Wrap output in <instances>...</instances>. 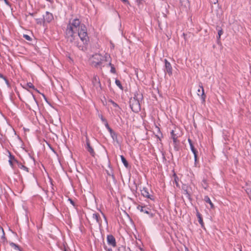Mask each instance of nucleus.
<instances>
[{"mask_svg":"<svg viewBox=\"0 0 251 251\" xmlns=\"http://www.w3.org/2000/svg\"><path fill=\"white\" fill-rule=\"evenodd\" d=\"M121 160H122V162L123 163L124 166L126 168H128V162L126 161V160L124 157V156L123 155H121Z\"/></svg>","mask_w":251,"mask_h":251,"instance_id":"obj_21","label":"nucleus"},{"mask_svg":"<svg viewBox=\"0 0 251 251\" xmlns=\"http://www.w3.org/2000/svg\"><path fill=\"white\" fill-rule=\"evenodd\" d=\"M154 129L156 133L155 136H156L157 138L159 140H161V139L163 137V135L162 133L160 132V128L158 126H155Z\"/></svg>","mask_w":251,"mask_h":251,"instance_id":"obj_13","label":"nucleus"},{"mask_svg":"<svg viewBox=\"0 0 251 251\" xmlns=\"http://www.w3.org/2000/svg\"><path fill=\"white\" fill-rule=\"evenodd\" d=\"M122 1H123L125 3H129V2L127 0H121Z\"/></svg>","mask_w":251,"mask_h":251,"instance_id":"obj_47","label":"nucleus"},{"mask_svg":"<svg viewBox=\"0 0 251 251\" xmlns=\"http://www.w3.org/2000/svg\"><path fill=\"white\" fill-rule=\"evenodd\" d=\"M109 102H110L114 107L120 109L118 104L117 103L115 102L113 100H109Z\"/></svg>","mask_w":251,"mask_h":251,"instance_id":"obj_30","label":"nucleus"},{"mask_svg":"<svg viewBox=\"0 0 251 251\" xmlns=\"http://www.w3.org/2000/svg\"><path fill=\"white\" fill-rule=\"evenodd\" d=\"M8 162L9 163L10 165L13 168V162H14V161L9 160Z\"/></svg>","mask_w":251,"mask_h":251,"instance_id":"obj_40","label":"nucleus"},{"mask_svg":"<svg viewBox=\"0 0 251 251\" xmlns=\"http://www.w3.org/2000/svg\"><path fill=\"white\" fill-rule=\"evenodd\" d=\"M197 216L198 218L199 222L202 227H204V223L202 220V218L201 214L199 213L198 210H197Z\"/></svg>","mask_w":251,"mask_h":251,"instance_id":"obj_16","label":"nucleus"},{"mask_svg":"<svg viewBox=\"0 0 251 251\" xmlns=\"http://www.w3.org/2000/svg\"><path fill=\"white\" fill-rule=\"evenodd\" d=\"M115 83L117 85V86L122 90H123V87L120 82V81L119 79H116L115 80Z\"/></svg>","mask_w":251,"mask_h":251,"instance_id":"obj_25","label":"nucleus"},{"mask_svg":"<svg viewBox=\"0 0 251 251\" xmlns=\"http://www.w3.org/2000/svg\"><path fill=\"white\" fill-rule=\"evenodd\" d=\"M204 201L210 204L211 208H214V206L212 201H211L210 198L208 196H205L204 198Z\"/></svg>","mask_w":251,"mask_h":251,"instance_id":"obj_17","label":"nucleus"},{"mask_svg":"<svg viewBox=\"0 0 251 251\" xmlns=\"http://www.w3.org/2000/svg\"><path fill=\"white\" fill-rule=\"evenodd\" d=\"M46 144H47V145L54 151V150L50 146V145L49 144V142H46Z\"/></svg>","mask_w":251,"mask_h":251,"instance_id":"obj_45","label":"nucleus"},{"mask_svg":"<svg viewBox=\"0 0 251 251\" xmlns=\"http://www.w3.org/2000/svg\"><path fill=\"white\" fill-rule=\"evenodd\" d=\"M43 97H44V98H45V95H43Z\"/></svg>","mask_w":251,"mask_h":251,"instance_id":"obj_55","label":"nucleus"},{"mask_svg":"<svg viewBox=\"0 0 251 251\" xmlns=\"http://www.w3.org/2000/svg\"><path fill=\"white\" fill-rule=\"evenodd\" d=\"M141 194L144 197L150 199L151 200H154V197L152 195L150 194L148 189L147 188H143L141 190Z\"/></svg>","mask_w":251,"mask_h":251,"instance_id":"obj_8","label":"nucleus"},{"mask_svg":"<svg viewBox=\"0 0 251 251\" xmlns=\"http://www.w3.org/2000/svg\"><path fill=\"white\" fill-rule=\"evenodd\" d=\"M210 1L212 4H217L218 2V0H210Z\"/></svg>","mask_w":251,"mask_h":251,"instance_id":"obj_38","label":"nucleus"},{"mask_svg":"<svg viewBox=\"0 0 251 251\" xmlns=\"http://www.w3.org/2000/svg\"><path fill=\"white\" fill-rule=\"evenodd\" d=\"M81 25L78 19H74L72 22L70 21L66 29L65 37L68 42L73 44L79 50H82V46L79 45L77 41H75L77 39V31L80 29Z\"/></svg>","mask_w":251,"mask_h":251,"instance_id":"obj_1","label":"nucleus"},{"mask_svg":"<svg viewBox=\"0 0 251 251\" xmlns=\"http://www.w3.org/2000/svg\"><path fill=\"white\" fill-rule=\"evenodd\" d=\"M46 0L48 1H49V2H51V3H52L53 2L52 0Z\"/></svg>","mask_w":251,"mask_h":251,"instance_id":"obj_51","label":"nucleus"},{"mask_svg":"<svg viewBox=\"0 0 251 251\" xmlns=\"http://www.w3.org/2000/svg\"><path fill=\"white\" fill-rule=\"evenodd\" d=\"M101 214H102V215L103 216V218L104 219V220H105L106 223L107 224V219H106V217L105 216V215H104L103 213H101Z\"/></svg>","mask_w":251,"mask_h":251,"instance_id":"obj_42","label":"nucleus"},{"mask_svg":"<svg viewBox=\"0 0 251 251\" xmlns=\"http://www.w3.org/2000/svg\"><path fill=\"white\" fill-rule=\"evenodd\" d=\"M202 182V186L203 188L205 189H206V188L208 186V184L206 182V180L205 179H203Z\"/></svg>","mask_w":251,"mask_h":251,"instance_id":"obj_32","label":"nucleus"},{"mask_svg":"<svg viewBox=\"0 0 251 251\" xmlns=\"http://www.w3.org/2000/svg\"><path fill=\"white\" fill-rule=\"evenodd\" d=\"M77 41L79 45H81L83 47V44H87L89 41V37L87 32V28L83 24L80 26V29L77 31Z\"/></svg>","mask_w":251,"mask_h":251,"instance_id":"obj_3","label":"nucleus"},{"mask_svg":"<svg viewBox=\"0 0 251 251\" xmlns=\"http://www.w3.org/2000/svg\"><path fill=\"white\" fill-rule=\"evenodd\" d=\"M107 175L108 176H109V177H111V178H112V179L114 181H115V176H114V175L113 174H110L109 173V172H107Z\"/></svg>","mask_w":251,"mask_h":251,"instance_id":"obj_35","label":"nucleus"},{"mask_svg":"<svg viewBox=\"0 0 251 251\" xmlns=\"http://www.w3.org/2000/svg\"><path fill=\"white\" fill-rule=\"evenodd\" d=\"M182 135V133L180 130L177 127L172 129L170 132V136L173 141H179V138Z\"/></svg>","mask_w":251,"mask_h":251,"instance_id":"obj_4","label":"nucleus"},{"mask_svg":"<svg viewBox=\"0 0 251 251\" xmlns=\"http://www.w3.org/2000/svg\"><path fill=\"white\" fill-rule=\"evenodd\" d=\"M102 56L99 54H96L93 56L94 59H96L97 61L93 60V64L95 66H98L99 65H100L101 64V61L102 60Z\"/></svg>","mask_w":251,"mask_h":251,"instance_id":"obj_6","label":"nucleus"},{"mask_svg":"<svg viewBox=\"0 0 251 251\" xmlns=\"http://www.w3.org/2000/svg\"><path fill=\"white\" fill-rule=\"evenodd\" d=\"M93 218L96 220V223L100 227L101 226V220L100 214L96 213H93Z\"/></svg>","mask_w":251,"mask_h":251,"instance_id":"obj_12","label":"nucleus"},{"mask_svg":"<svg viewBox=\"0 0 251 251\" xmlns=\"http://www.w3.org/2000/svg\"><path fill=\"white\" fill-rule=\"evenodd\" d=\"M8 151V152L9 153V160L14 161V162H16L18 163V161L15 159L14 156L12 155L11 152L10 151Z\"/></svg>","mask_w":251,"mask_h":251,"instance_id":"obj_26","label":"nucleus"},{"mask_svg":"<svg viewBox=\"0 0 251 251\" xmlns=\"http://www.w3.org/2000/svg\"><path fill=\"white\" fill-rule=\"evenodd\" d=\"M238 248L239 250V251H242L241 247L240 246H239V245H238Z\"/></svg>","mask_w":251,"mask_h":251,"instance_id":"obj_50","label":"nucleus"},{"mask_svg":"<svg viewBox=\"0 0 251 251\" xmlns=\"http://www.w3.org/2000/svg\"><path fill=\"white\" fill-rule=\"evenodd\" d=\"M107 241L109 245L113 247H116V242L114 237L112 235H108L107 236Z\"/></svg>","mask_w":251,"mask_h":251,"instance_id":"obj_9","label":"nucleus"},{"mask_svg":"<svg viewBox=\"0 0 251 251\" xmlns=\"http://www.w3.org/2000/svg\"><path fill=\"white\" fill-rule=\"evenodd\" d=\"M136 1L138 4L139 5L142 3L143 0H136Z\"/></svg>","mask_w":251,"mask_h":251,"instance_id":"obj_41","label":"nucleus"},{"mask_svg":"<svg viewBox=\"0 0 251 251\" xmlns=\"http://www.w3.org/2000/svg\"><path fill=\"white\" fill-rule=\"evenodd\" d=\"M29 14L30 15H31L32 16H33L34 15V13H29Z\"/></svg>","mask_w":251,"mask_h":251,"instance_id":"obj_52","label":"nucleus"},{"mask_svg":"<svg viewBox=\"0 0 251 251\" xmlns=\"http://www.w3.org/2000/svg\"><path fill=\"white\" fill-rule=\"evenodd\" d=\"M92 82L93 86L96 88L98 91L101 90V86L100 80L98 75H94L92 78Z\"/></svg>","mask_w":251,"mask_h":251,"instance_id":"obj_5","label":"nucleus"},{"mask_svg":"<svg viewBox=\"0 0 251 251\" xmlns=\"http://www.w3.org/2000/svg\"><path fill=\"white\" fill-rule=\"evenodd\" d=\"M24 37L28 41H31V38L28 35H24Z\"/></svg>","mask_w":251,"mask_h":251,"instance_id":"obj_34","label":"nucleus"},{"mask_svg":"<svg viewBox=\"0 0 251 251\" xmlns=\"http://www.w3.org/2000/svg\"><path fill=\"white\" fill-rule=\"evenodd\" d=\"M223 31L222 29H220V30H218V34L219 38H220L222 34H223Z\"/></svg>","mask_w":251,"mask_h":251,"instance_id":"obj_36","label":"nucleus"},{"mask_svg":"<svg viewBox=\"0 0 251 251\" xmlns=\"http://www.w3.org/2000/svg\"><path fill=\"white\" fill-rule=\"evenodd\" d=\"M31 95H32V98H33V99L34 100V101L36 102V103H37V100H36V99L35 98V96H34V95L31 93Z\"/></svg>","mask_w":251,"mask_h":251,"instance_id":"obj_43","label":"nucleus"},{"mask_svg":"<svg viewBox=\"0 0 251 251\" xmlns=\"http://www.w3.org/2000/svg\"><path fill=\"white\" fill-rule=\"evenodd\" d=\"M105 126V127H106V128L109 130V131L110 132L113 138L114 139V137H113V134L115 135V132L113 131V130L110 127L109 125H108V123L107 122V121L105 122L104 123H103Z\"/></svg>","mask_w":251,"mask_h":251,"instance_id":"obj_19","label":"nucleus"},{"mask_svg":"<svg viewBox=\"0 0 251 251\" xmlns=\"http://www.w3.org/2000/svg\"><path fill=\"white\" fill-rule=\"evenodd\" d=\"M85 147L88 151L90 153L91 155L93 157H95L96 153L93 147L91 145L90 142H86V144L85 145Z\"/></svg>","mask_w":251,"mask_h":251,"instance_id":"obj_11","label":"nucleus"},{"mask_svg":"<svg viewBox=\"0 0 251 251\" xmlns=\"http://www.w3.org/2000/svg\"><path fill=\"white\" fill-rule=\"evenodd\" d=\"M200 87L201 89V90L200 89H198V95H201V98L203 100H204L206 97V96L204 94L203 87L201 84V85H200Z\"/></svg>","mask_w":251,"mask_h":251,"instance_id":"obj_15","label":"nucleus"},{"mask_svg":"<svg viewBox=\"0 0 251 251\" xmlns=\"http://www.w3.org/2000/svg\"><path fill=\"white\" fill-rule=\"evenodd\" d=\"M189 143L190 144L191 150L194 155L195 161H196L198 152H197L196 149L195 148L193 144V142H189Z\"/></svg>","mask_w":251,"mask_h":251,"instance_id":"obj_14","label":"nucleus"},{"mask_svg":"<svg viewBox=\"0 0 251 251\" xmlns=\"http://www.w3.org/2000/svg\"><path fill=\"white\" fill-rule=\"evenodd\" d=\"M188 141L190 142V141H191V140H190V139H188Z\"/></svg>","mask_w":251,"mask_h":251,"instance_id":"obj_53","label":"nucleus"},{"mask_svg":"<svg viewBox=\"0 0 251 251\" xmlns=\"http://www.w3.org/2000/svg\"><path fill=\"white\" fill-rule=\"evenodd\" d=\"M99 117L100 118L103 123H104L105 122L107 121L106 119L104 118L101 114H99Z\"/></svg>","mask_w":251,"mask_h":251,"instance_id":"obj_33","label":"nucleus"},{"mask_svg":"<svg viewBox=\"0 0 251 251\" xmlns=\"http://www.w3.org/2000/svg\"><path fill=\"white\" fill-rule=\"evenodd\" d=\"M4 77H5V76H4V75H3L2 74H1L0 73V78H3H3H4Z\"/></svg>","mask_w":251,"mask_h":251,"instance_id":"obj_49","label":"nucleus"},{"mask_svg":"<svg viewBox=\"0 0 251 251\" xmlns=\"http://www.w3.org/2000/svg\"><path fill=\"white\" fill-rule=\"evenodd\" d=\"M18 166L20 169L25 171L26 172H28V168L25 167V166L22 165L21 163L19 164Z\"/></svg>","mask_w":251,"mask_h":251,"instance_id":"obj_28","label":"nucleus"},{"mask_svg":"<svg viewBox=\"0 0 251 251\" xmlns=\"http://www.w3.org/2000/svg\"><path fill=\"white\" fill-rule=\"evenodd\" d=\"M140 206L138 207V208L141 211L145 213L149 214V211L146 209L145 207L141 206L140 208H139Z\"/></svg>","mask_w":251,"mask_h":251,"instance_id":"obj_31","label":"nucleus"},{"mask_svg":"<svg viewBox=\"0 0 251 251\" xmlns=\"http://www.w3.org/2000/svg\"><path fill=\"white\" fill-rule=\"evenodd\" d=\"M187 251H188V249L186 248Z\"/></svg>","mask_w":251,"mask_h":251,"instance_id":"obj_57","label":"nucleus"},{"mask_svg":"<svg viewBox=\"0 0 251 251\" xmlns=\"http://www.w3.org/2000/svg\"><path fill=\"white\" fill-rule=\"evenodd\" d=\"M0 236H1V239L4 241L5 240V233L3 228L0 226Z\"/></svg>","mask_w":251,"mask_h":251,"instance_id":"obj_23","label":"nucleus"},{"mask_svg":"<svg viewBox=\"0 0 251 251\" xmlns=\"http://www.w3.org/2000/svg\"><path fill=\"white\" fill-rule=\"evenodd\" d=\"M3 79L5 80L6 83L7 84V85H9V82H8V80L7 79V78H6V77L5 76L4 77V78H3Z\"/></svg>","mask_w":251,"mask_h":251,"instance_id":"obj_44","label":"nucleus"},{"mask_svg":"<svg viewBox=\"0 0 251 251\" xmlns=\"http://www.w3.org/2000/svg\"><path fill=\"white\" fill-rule=\"evenodd\" d=\"M4 0H0V1H3Z\"/></svg>","mask_w":251,"mask_h":251,"instance_id":"obj_56","label":"nucleus"},{"mask_svg":"<svg viewBox=\"0 0 251 251\" xmlns=\"http://www.w3.org/2000/svg\"><path fill=\"white\" fill-rule=\"evenodd\" d=\"M108 251H112V249H109Z\"/></svg>","mask_w":251,"mask_h":251,"instance_id":"obj_54","label":"nucleus"},{"mask_svg":"<svg viewBox=\"0 0 251 251\" xmlns=\"http://www.w3.org/2000/svg\"><path fill=\"white\" fill-rule=\"evenodd\" d=\"M164 62L165 64V72H166L169 75H172V67L170 63L166 59H165Z\"/></svg>","mask_w":251,"mask_h":251,"instance_id":"obj_7","label":"nucleus"},{"mask_svg":"<svg viewBox=\"0 0 251 251\" xmlns=\"http://www.w3.org/2000/svg\"><path fill=\"white\" fill-rule=\"evenodd\" d=\"M143 99L142 94L136 93L129 100L130 107L134 112H138L141 109L140 101Z\"/></svg>","mask_w":251,"mask_h":251,"instance_id":"obj_2","label":"nucleus"},{"mask_svg":"<svg viewBox=\"0 0 251 251\" xmlns=\"http://www.w3.org/2000/svg\"><path fill=\"white\" fill-rule=\"evenodd\" d=\"M245 190L251 199V185H247Z\"/></svg>","mask_w":251,"mask_h":251,"instance_id":"obj_22","label":"nucleus"},{"mask_svg":"<svg viewBox=\"0 0 251 251\" xmlns=\"http://www.w3.org/2000/svg\"><path fill=\"white\" fill-rule=\"evenodd\" d=\"M10 245L11 247L14 248L16 250H20V247L13 242L10 243Z\"/></svg>","mask_w":251,"mask_h":251,"instance_id":"obj_27","label":"nucleus"},{"mask_svg":"<svg viewBox=\"0 0 251 251\" xmlns=\"http://www.w3.org/2000/svg\"><path fill=\"white\" fill-rule=\"evenodd\" d=\"M43 19L44 22L50 23L53 19V16L51 13L47 11L43 16Z\"/></svg>","mask_w":251,"mask_h":251,"instance_id":"obj_10","label":"nucleus"},{"mask_svg":"<svg viewBox=\"0 0 251 251\" xmlns=\"http://www.w3.org/2000/svg\"><path fill=\"white\" fill-rule=\"evenodd\" d=\"M180 3L181 6L187 8L189 5L188 0H180Z\"/></svg>","mask_w":251,"mask_h":251,"instance_id":"obj_18","label":"nucleus"},{"mask_svg":"<svg viewBox=\"0 0 251 251\" xmlns=\"http://www.w3.org/2000/svg\"><path fill=\"white\" fill-rule=\"evenodd\" d=\"M177 179H178V178L176 177L175 178V182H176V185H178V183H177Z\"/></svg>","mask_w":251,"mask_h":251,"instance_id":"obj_48","label":"nucleus"},{"mask_svg":"<svg viewBox=\"0 0 251 251\" xmlns=\"http://www.w3.org/2000/svg\"><path fill=\"white\" fill-rule=\"evenodd\" d=\"M118 251H131L129 247L122 246L118 249Z\"/></svg>","mask_w":251,"mask_h":251,"instance_id":"obj_20","label":"nucleus"},{"mask_svg":"<svg viewBox=\"0 0 251 251\" xmlns=\"http://www.w3.org/2000/svg\"><path fill=\"white\" fill-rule=\"evenodd\" d=\"M4 1V2L8 5H10V3L9 2V1L7 0H3Z\"/></svg>","mask_w":251,"mask_h":251,"instance_id":"obj_46","label":"nucleus"},{"mask_svg":"<svg viewBox=\"0 0 251 251\" xmlns=\"http://www.w3.org/2000/svg\"><path fill=\"white\" fill-rule=\"evenodd\" d=\"M68 201H70V203H71L73 206H75V202H74V201L72 199H70V198H69V199H68Z\"/></svg>","mask_w":251,"mask_h":251,"instance_id":"obj_39","label":"nucleus"},{"mask_svg":"<svg viewBox=\"0 0 251 251\" xmlns=\"http://www.w3.org/2000/svg\"><path fill=\"white\" fill-rule=\"evenodd\" d=\"M177 142H173V146L174 147L175 150L176 151L178 150V148L177 147Z\"/></svg>","mask_w":251,"mask_h":251,"instance_id":"obj_37","label":"nucleus"},{"mask_svg":"<svg viewBox=\"0 0 251 251\" xmlns=\"http://www.w3.org/2000/svg\"><path fill=\"white\" fill-rule=\"evenodd\" d=\"M108 65L111 67L110 72L113 74H115L116 73V71L114 65L112 64L111 62H109Z\"/></svg>","mask_w":251,"mask_h":251,"instance_id":"obj_24","label":"nucleus"},{"mask_svg":"<svg viewBox=\"0 0 251 251\" xmlns=\"http://www.w3.org/2000/svg\"><path fill=\"white\" fill-rule=\"evenodd\" d=\"M26 86L28 87V88H32V89L36 90V91L38 92V91L36 89H35L34 86L31 82L27 83L26 84Z\"/></svg>","mask_w":251,"mask_h":251,"instance_id":"obj_29","label":"nucleus"}]
</instances>
